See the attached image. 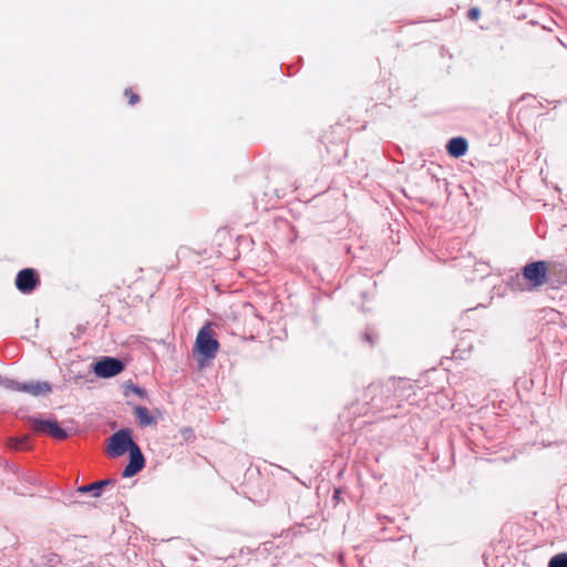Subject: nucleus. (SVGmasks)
<instances>
[{
    "mask_svg": "<svg viewBox=\"0 0 567 567\" xmlns=\"http://www.w3.org/2000/svg\"><path fill=\"white\" fill-rule=\"evenodd\" d=\"M520 280H526L527 290H534L546 282H549L554 288L567 282V269L564 265L553 264L547 265L546 261L538 260L526 264L522 269V276L516 275L512 278L515 289L524 290Z\"/></svg>",
    "mask_w": 567,
    "mask_h": 567,
    "instance_id": "f257e3e1",
    "label": "nucleus"
},
{
    "mask_svg": "<svg viewBox=\"0 0 567 567\" xmlns=\"http://www.w3.org/2000/svg\"><path fill=\"white\" fill-rule=\"evenodd\" d=\"M195 351L202 355L205 360H213L219 349V342L213 336L209 324L204 326L197 333Z\"/></svg>",
    "mask_w": 567,
    "mask_h": 567,
    "instance_id": "f03ea898",
    "label": "nucleus"
},
{
    "mask_svg": "<svg viewBox=\"0 0 567 567\" xmlns=\"http://www.w3.org/2000/svg\"><path fill=\"white\" fill-rule=\"evenodd\" d=\"M31 430L38 434H47L55 440H65L68 432L60 426L55 419L43 420L39 416L28 417Z\"/></svg>",
    "mask_w": 567,
    "mask_h": 567,
    "instance_id": "7ed1b4c3",
    "label": "nucleus"
},
{
    "mask_svg": "<svg viewBox=\"0 0 567 567\" xmlns=\"http://www.w3.org/2000/svg\"><path fill=\"white\" fill-rule=\"evenodd\" d=\"M137 445L132 439L130 429H121L110 436L107 453L113 456H122Z\"/></svg>",
    "mask_w": 567,
    "mask_h": 567,
    "instance_id": "20e7f679",
    "label": "nucleus"
},
{
    "mask_svg": "<svg viewBox=\"0 0 567 567\" xmlns=\"http://www.w3.org/2000/svg\"><path fill=\"white\" fill-rule=\"evenodd\" d=\"M125 365L122 360L114 357H103L93 365V372L100 378H112L120 374Z\"/></svg>",
    "mask_w": 567,
    "mask_h": 567,
    "instance_id": "39448f33",
    "label": "nucleus"
},
{
    "mask_svg": "<svg viewBox=\"0 0 567 567\" xmlns=\"http://www.w3.org/2000/svg\"><path fill=\"white\" fill-rule=\"evenodd\" d=\"M40 285L38 272L33 268L20 270L16 278V287L22 293H31Z\"/></svg>",
    "mask_w": 567,
    "mask_h": 567,
    "instance_id": "423d86ee",
    "label": "nucleus"
},
{
    "mask_svg": "<svg viewBox=\"0 0 567 567\" xmlns=\"http://www.w3.org/2000/svg\"><path fill=\"white\" fill-rule=\"evenodd\" d=\"M128 453L130 461L128 464L124 467L122 473L123 477H132L142 471L145 466V458L138 445H134V449H132Z\"/></svg>",
    "mask_w": 567,
    "mask_h": 567,
    "instance_id": "0eeeda50",
    "label": "nucleus"
},
{
    "mask_svg": "<svg viewBox=\"0 0 567 567\" xmlns=\"http://www.w3.org/2000/svg\"><path fill=\"white\" fill-rule=\"evenodd\" d=\"M52 391V384L47 381L21 382L19 392H27L33 396H39Z\"/></svg>",
    "mask_w": 567,
    "mask_h": 567,
    "instance_id": "6e6552de",
    "label": "nucleus"
},
{
    "mask_svg": "<svg viewBox=\"0 0 567 567\" xmlns=\"http://www.w3.org/2000/svg\"><path fill=\"white\" fill-rule=\"evenodd\" d=\"M115 480H101L94 483L82 485L76 488V493L79 494H91L93 497H100L102 494V489L111 484H114Z\"/></svg>",
    "mask_w": 567,
    "mask_h": 567,
    "instance_id": "1a4fd4ad",
    "label": "nucleus"
},
{
    "mask_svg": "<svg viewBox=\"0 0 567 567\" xmlns=\"http://www.w3.org/2000/svg\"><path fill=\"white\" fill-rule=\"evenodd\" d=\"M447 153L455 158H458L468 150V143L464 137H452L446 145Z\"/></svg>",
    "mask_w": 567,
    "mask_h": 567,
    "instance_id": "9d476101",
    "label": "nucleus"
},
{
    "mask_svg": "<svg viewBox=\"0 0 567 567\" xmlns=\"http://www.w3.org/2000/svg\"><path fill=\"white\" fill-rule=\"evenodd\" d=\"M134 414L140 426L144 427L156 423L155 417L150 414L145 406H134Z\"/></svg>",
    "mask_w": 567,
    "mask_h": 567,
    "instance_id": "9b49d317",
    "label": "nucleus"
},
{
    "mask_svg": "<svg viewBox=\"0 0 567 567\" xmlns=\"http://www.w3.org/2000/svg\"><path fill=\"white\" fill-rule=\"evenodd\" d=\"M548 567H567V553H560L554 556L549 560Z\"/></svg>",
    "mask_w": 567,
    "mask_h": 567,
    "instance_id": "f8f14e48",
    "label": "nucleus"
},
{
    "mask_svg": "<svg viewBox=\"0 0 567 567\" xmlns=\"http://www.w3.org/2000/svg\"><path fill=\"white\" fill-rule=\"evenodd\" d=\"M20 383L21 382H18L16 380L0 377V385H2L6 389L19 392Z\"/></svg>",
    "mask_w": 567,
    "mask_h": 567,
    "instance_id": "ddd939ff",
    "label": "nucleus"
},
{
    "mask_svg": "<svg viewBox=\"0 0 567 567\" xmlns=\"http://www.w3.org/2000/svg\"><path fill=\"white\" fill-rule=\"evenodd\" d=\"M127 392H132L142 399L147 396V392L145 389L134 384L127 386Z\"/></svg>",
    "mask_w": 567,
    "mask_h": 567,
    "instance_id": "4468645a",
    "label": "nucleus"
},
{
    "mask_svg": "<svg viewBox=\"0 0 567 567\" xmlns=\"http://www.w3.org/2000/svg\"><path fill=\"white\" fill-rule=\"evenodd\" d=\"M184 441H190L194 439V431L190 427H184L179 431Z\"/></svg>",
    "mask_w": 567,
    "mask_h": 567,
    "instance_id": "2eb2a0df",
    "label": "nucleus"
},
{
    "mask_svg": "<svg viewBox=\"0 0 567 567\" xmlns=\"http://www.w3.org/2000/svg\"><path fill=\"white\" fill-rule=\"evenodd\" d=\"M124 94H125L126 96H128V99H130L128 103H130L131 105L136 104V103L138 102V100H140L138 95H137V94H135V93H133V91H132L131 89H126V90L124 91Z\"/></svg>",
    "mask_w": 567,
    "mask_h": 567,
    "instance_id": "dca6fc26",
    "label": "nucleus"
},
{
    "mask_svg": "<svg viewBox=\"0 0 567 567\" xmlns=\"http://www.w3.org/2000/svg\"><path fill=\"white\" fill-rule=\"evenodd\" d=\"M480 16H481V11L478 8H471L468 10V13H467L468 19L477 20Z\"/></svg>",
    "mask_w": 567,
    "mask_h": 567,
    "instance_id": "f3484780",
    "label": "nucleus"
},
{
    "mask_svg": "<svg viewBox=\"0 0 567 567\" xmlns=\"http://www.w3.org/2000/svg\"><path fill=\"white\" fill-rule=\"evenodd\" d=\"M363 338L371 346H373L375 342V336L372 331H365Z\"/></svg>",
    "mask_w": 567,
    "mask_h": 567,
    "instance_id": "a211bd4d",
    "label": "nucleus"
},
{
    "mask_svg": "<svg viewBox=\"0 0 567 567\" xmlns=\"http://www.w3.org/2000/svg\"><path fill=\"white\" fill-rule=\"evenodd\" d=\"M27 440H28V437H27V436H24L22 440H17V442H16V444H14V447H17V449H18V447H21L22 442H24V441H27Z\"/></svg>",
    "mask_w": 567,
    "mask_h": 567,
    "instance_id": "6ab92c4d",
    "label": "nucleus"
}]
</instances>
